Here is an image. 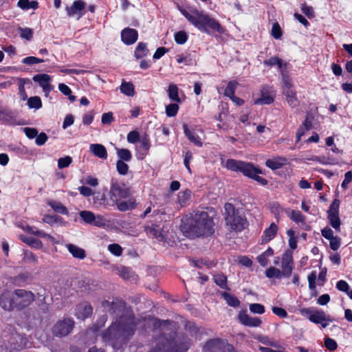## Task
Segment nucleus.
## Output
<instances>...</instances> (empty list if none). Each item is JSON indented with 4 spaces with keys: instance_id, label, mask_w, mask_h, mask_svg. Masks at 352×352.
<instances>
[{
    "instance_id": "f257e3e1",
    "label": "nucleus",
    "mask_w": 352,
    "mask_h": 352,
    "mask_svg": "<svg viewBox=\"0 0 352 352\" xmlns=\"http://www.w3.org/2000/svg\"><path fill=\"white\" fill-rule=\"evenodd\" d=\"M134 316L126 320L113 322L107 329L102 331L100 336L104 342L113 349L122 346L133 336L136 330Z\"/></svg>"
},
{
    "instance_id": "f03ea898",
    "label": "nucleus",
    "mask_w": 352,
    "mask_h": 352,
    "mask_svg": "<svg viewBox=\"0 0 352 352\" xmlns=\"http://www.w3.org/2000/svg\"><path fill=\"white\" fill-rule=\"evenodd\" d=\"M214 226L213 218L207 212L197 210L183 222L181 230L188 237H208L214 234Z\"/></svg>"
},
{
    "instance_id": "7ed1b4c3",
    "label": "nucleus",
    "mask_w": 352,
    "mask_h": 352,
    "mask_svg": "<svg viewBox=\"0 0 352 352\" xmlns=\"http://www.w3.org/2000/svg\"><path fill=\"white\" fill-rule=\"evenodd\" d=\"M179 11L186 20L201 32L212 35L214 32L221 34L225 32L220 22L204 10L192 8L190 11L185 9H179Z\"/></svg>"
},
{
    "instance_id": "20e7f679",
    "label": "nucleus",
    "mask_w": 352,
    "mask_h": 352,
    "mask_svg": "<svg viewBox=\"0 0 352 352\" xmlns=\"http://www.w3.org/2000/svg\"><path fill=\"white\" fill-rule=\"evenodd\" d=\"M35 300L31 291L16 289L13 292L5 290L0 295V306L4 311H22L28 307Z\"/></svg>"
},
{
    "instance_id": "39448f33",
    "label": "nucleus",
    "mask_w": 352,
    "mask_h": 352,
    "mask_svg": "<svg viewBox=\"0 0 352 352\" xmlns=\"http://www.w3.org/2000/svg\"><path fill=\"white\" fill-rule=\"evenodd\" d=\"M131 195V190L124 183L118 182L112 179L109 192L108 206H116L119 211L126 212L135 209L138 204L135 198H129L127 201H123L130 197Z\"/></svg>"
},
{
    "instance_id": "423d86ee",
    "label": "nucleus",
    "mask_w": 352,
    "mask_h": 352,
    "mask_svg": "<svg viewBox=\"0 0 352 352\" xmlns=\"http://www.w3.org/2000/svg\"><path fill=\"white\" fill-rule=\"evenodd\" d=\"M190 346L186 335H182L177 342L170 335L162 333L155 338V346L149 352H187Z\"/></svg>"
},
{
    "instance_id": "0eeeda50",
    "label": "nucleus",
    "mask_w": 352,
    "mask_h": 352,
    "mask_svg": "<svg viewBox=\"0 0 352 352\" xmlns=\"http://www.w3.org/2000/svg\"><path fill=\"white\" fill-rule=\"evenodd\" d=\"M225 166L227 169L236 173H241L244 176L255 180L261 186H266L268 181L259 175L262 171L258 168L255 167L252 163L246 162L234 159H228Z\"/></svg>"
},
{
    "instance_id": "6e6552de",
    "label": "nucleus",
    "mask_w": 352,
    "mask_h": 352,
    "mask_svg": "<svg viewBox=\"0 0 352 352\" xmlns=\"http://www.w3.org/2000/svg\"><path fill=\"white\" fill-rule=\"evenodd\" d=\"M224 219L226 225L231 231L242 232L248 226V222L239 209L232 204L226 203L224 206Z\"/></svg>"
},
{
    "instance_id": "1a4fd4ad",
    "label": "nucleus",
    "mask_w": 352,
    "mask_h": 352,
    "mask_svg": "<svg viewBox=\"0 0 352 352\" xmlns=\"http://www.w3.org/2000/svg\"><path fill=\"white\" fill-rule=\"evenodd\" d=\"M299 311L302 316H306L310 322L320 324L322 328H326L329 325V322H332L330 316H327L325 312L322 310L308 307L302 308Z\"/></svg>"
},
{
    "instance_id": "9d476101",
    "label": "nucleus",
    "mask_w": 352,
    "mask_h": 352,
    "mask_svg": "<svg viewBox=\"0 0 352 352\" xmlns=\"http://www.w3.org/2000/svg\"><path fill=\"white\" fill-rule=\"evenodd\" d=\"M143 228L148 237H152L159 241L166 240L164 223L162 221H150L144 225Z\"/></svg>"
},
{
    "instance_id": "9b49d317",
    "label": "nucleus",
    "mask_w": 352,
    "mask_h": 352,
    "mask_svg": "<svg viewBox=\"0 0 352 352\" xmlns=\"http://www.w3.org/2000/svg\"><path fill=\"white\" fill-rule=\"evenodd\" d=\"M75 322L70 318H64L58 320L52 328L54 336L63 338L69 335L74 327Z\"/></svg>"
},
{
    "instance_id": "f8f14e48",
    "label": "nucleus",
    "mask_w": 352,
    "mask_h": 352,
    "mask_svg": "<svg viewBox=\"0 0 352 352\" xmlns=\"http://www.w3.org/2000/svg\"><path fill=\"white\" fill-rule=\"evenodd\" d=\"M340 204V201L338 199H334L327 212L329 223L337 232H340L342 224L339 216Z\"/></svg>"
},
{
    "instance_id": "ddd939ff",
    "label": "nucleus",
    "mask_w": 352,
    "mask_h": 352,
    "mask_svg": "<svg viewBox=\"0 0 352 352\" xmlns=\"http://www.w3.org/2000/svg\"><path fill=\"white\" fill-rule=\"evenodd\" d=\"M204 352H236L232 344L224 346L221 338L208 340L203 347Z\"/></svg>"
},
{
    "instance_id": "4468645a",
    "label": "nucleus",
    "mask_w": 352,
    "mask_h": 352,
    "mask_svg": "<svg viewBox=\"0 0 352 352\" xmlns=\"http://www.w3.org/2000/svg\"><path fill=\"white\" fill-rule=\"evenodd\" d=\"M281 267L283 276L289 278L294 269L293 253L291 250H287L283 254Z\"/></svg>"
},
{
    "instance_id": "2eb2a0df",
    "label": "nucleus",
    "mask_w": 352,
    "mask_h": 352,
    "mask_svg": "<svg viewBox=\"0 0 352 352\" xmlns=\"http://www.w3.org/2000/svg\"><path fill=\"white\" fill-rule=\"evenodd\" d=\"M5 339L14 352L22 350L25 346V338L18 333H12L5 336Z\"/></svg>"
},
{
    "instance_id": "dca6fc26",
    "label": "nucleus",
    "mask_w": 352,
    "mask_h": 352,
    "mask_svg": "<svg viewBox=\"0 0 352 352\" xmlns=\"http://www.w3.org/2000/svg\"><path fill=\"white\" fill-rule=\"evenodd\" d=\"M102 307L111 314H118L124 308L125 302L122 299L114 298L112 301L103 300Z\"/></svg>"
},
{
    "instance_id": "f3484780",
    "label": "nucleus",
    "mask_w": 352,
    "mask_h": 352,
    "mask_svg": "<svg viewBox=\"0 0 352 352\" xmlns=\"http://www.w3.org/2000/svg\"><path fill=\"white\" fill-rule=\"evenodd\" d=\"M321 234L324 239L329 240V246L332 250L336 251L340 248L342 239L338 236H334L333 231L329 227L326 226L322 229Z\"/></svg>"
},
{
    "instance_id": "a211bd4d",
    "label": "nucleus",
    "mask_w": 352,
    "mask_h": 352,
    "mask_svg": "<svg viewBox=\"0 0 352 352\" xmlns=\"http://www.w3.org/2000/svg\"><path fill=\"white\" fill-rule=\"evenodd\" d=\"M93 307L89 302L85 301L78 304L75 308V316L78 320H84L91 316Z\"/></svg>"
},
{
    "instance_id": "6ab92c4d",
    "label": "nucleus",
    "mask_w": 352,
    "mask_h": 352,
    "mask_svg": "<svg viewBox=\"0 0 352 352\" xmlns=\"http://www.w3.org/2000/svg\"><path fill=\"white\" fill-rule=\"evenodd\" d=\"M121 41L126 45L134 44L138 39V32L135 29L125 28L121 31Z\"/></svg>"
},
{
    "instance_id": "aec40b11",
    "label": "nucleus",
    "mask_w": 352,
    "mask_h": 352,
    "mask_svg": "<svg viewBox=\"0 0 352 352\" xmlns=\"http://www.w3.org/2000/svg\"><path fill=\"white\" fill-rule=\"evenodd\" d=\"M86 3L82 0H76L71 6H66L65 10L68 16H73L78 14V19L81 18L85 13L84 11Z\"/></svg>"
},
{
    "instance_id": "412c9836",
    "label": "nucleus",
    "mask_w": 352,
    "mask_h": 352,
    "mask_svg": "<svg viewBox=\"0 0 352 352\" xmlns=\"http://www.w3.org/2000/svg\"><path fill=\"white\" fill-rule=\"evenodd\" d=\"M238 318L242 324L250 327H257L262 323L260 318L251 317L245 311H241L238 316Z\"/></svg>"
},
{
    "instance_id": "4be33fe9",
    "label": "nucleus",
    "mask_w": 352,
    "mask_h": 352,
    "mask_svg": "<svg viewBox=\"0 0 352 352\" xmlns=\"http://www.w3.org/2000/svg\"><path fill=\"white\" fill-rule=\"evenodd\" d=\"M33 80L38 83L44 92L49 93L53 89V86L50 84L52 78L47 74H36L34 76Z\"/></svg>"
},
{
    "instance_id": "5701e85b",
    "label": "nucleus",
    "mask_w": 352,
    "mask_h": 352,
    "mask_svg": "<svg viewBox=\"0 0 352 352\" xmlns=\"http://www.w3.org/2000/svg\"><path fill=\"white\" fill-rule=\"evenodd\" d=\"M274 102V96L270 94V87L263 86L261 89L260 98L254 100V104H271Z\"/></svg>"
},
{
    "instance_id": "b1692460",
    "label": "nucleus",
    "mask_w": 352,
    "mask_h": 352,
    "mask_svg": "<svg viewBox=\"0 0 352 352\" xmlns=\"http://www.w3.org/2000/svg\"><path fill=\"white\" fill-rule=\"evenodd\" d=\"M278 226L272 223L270 226L265 229L261 236V244H266L274 239L278 233Z\"/></svg>"
},
{
    "instance_id": "393cba45",
    "label": "nucleus",
    "mask_w": 352,
    "mask_h": 352,
    "mask_svg": "<svg viewBox=\"0 0 352 352\" xmlns=\"http://www.w3.org/2000/svg\"><path fill=\"white\" fill-rule=\"evenodd\" d=\"M287 163V159L284 157H276L268 159L265 162V166L274 170L282 168Z\"/></svg>"
},
{
    "instance_id": "a878e982",
    "label": "nucleus",
    "mask_w": 352,
    "mask_h": 352,
    "mask_svg": "<svg viewBox=\"0 0 352 352\" xmlns=\"http://www.w3.org/2000/svg\"><path fill=\"white\" fill-rule=\"evenodd\" d=\"M182 126L184 129V133L185 134L186 137L195 146L199 147L202 146L203 143L201 141L199 135L196 134L194 131H190L186 123H184Z\"/></svg>"
},
{
    "instance_id": "bb28decb",
    "label": "nucleus",
    "mask_w": 352,
    "mask_h": 352,
    "mask_svg": "<svg viewBox=\"0 0 352 352\" xmlns=\"http://www.w3.org/2000/svg\"><path fill=\"white\" fill-rule=\"evenodd\" d=\"M90 151L96 157L106 160L108 157L105 146L100 144H92L89 146Z\"/></svg>"
},
{
    "instance_id": "cd10ccee",
    "label": "nucleus",
    "mask_w": 352,
    "mask_h": 352,
    "mask_svg": "<svg viewBox=\"0 0 352 352\" xmlns=\"http://www.w3.org/2000/svg\"><path fill=\"white\" fill-rule=\"evenodd\" d=\"M283 94L285 96L286 100L292 108L297 107L299 105L296 92L294 90L292 89H289V90H283Z\"/></svg>"
},
{
    "instance_id": "c85d7f7f",
    "label": "nucleus",
    "mask_w": 352,
    "mask_h": 352,
    "mask_svg": "<svg viewBox=\"0 0 352 352\" xmlns=\"http://www.w3.org/2000/svg\"><path fill=\"white\" fill-rule=\"evenodd\" d=\"M169 99L174 102L181 103L182 100L179 96V88L177 85L170 83L167 89Z\"/></svg>"
},
{
    "instance_id": "c756f323",
    "label": "nucleus",
    "mask_w": 352,
    "mask_h": 352,
    "mask_svg": "<svg viewBox=\"0 0 352 352\" xmlns=\"http://www.w3.org/2000/svg\"><path fill=\"white\" fill-rule=\"evenodd\" d=\"M285 209L283 208L278 202L274 201L270 204V210L272 214H274L276 222L278 223L280 217L283 212H285Z\"/></svg>"
},
{
    "instance_id": "7c9ffc66",
    "label": "nucleus",
    "mask_w": 352,
    "mask_h": 352,
    "mask_svg": "<svg viewBox=\"0 0 352 352\" xmlns=\"http://www.w3.org/2000/svg\"><path fill=\"white\" fill-rule=\"evenodd\" d=\"M149 53L147 44L144 42H140L134 51V56L137 59H142L146 57Z\"/></svg>"
},
{
    "instance_id": "2f4dec72",
    "label": "nucleus",
    "mask_w": 352,
    "mask_h": 352,
    "mask_svg": "<svg viewBox=\"0 0 352 352\" xmlns=\"http://www.w3.org/2000/svg\"><path fill=\"white\" fill-rule=\"evenodd\" d=\"M67 248L73 257L78 259H84L86 257L85 251L82 248L72 243L67 245Z\"/></svg>"
},
{
    "instance_id": "473e14b6",
    "label": "nucleus",
    "mask_w": 352,
    "mask_h": 352,
    "mask_svg": "<svg viewBox=\"0 0 352 352\" xmlns=\"http://www.w3.org/2000/svg\"><path fill=\"white\" fill-rule=\"evenodd\" d=\"M285 213L296 223H305V217L299 210H290L287 208L285 209Z\"/></svg>"
},
{
    "instance_id": "72a5a7b5",
    "label": "nucleus",
    "mask_w": 352,
    "mask_h": 352,
    "mask_svg": "<svg viewBox=\"0 0 352 352\" xmlns=\"http://www.w3.org/2000/svg\"><path fill=\"white\" fill-rule=\"evenodd\" d=\"M213 280L217 285L223 289L230 290L228 286V278L227 276L222 272L214 274L213 276Z\"/></svg>"
},
{
    "instance_id": "f704fd0d",
    "label": "nucleus",
    "mask_w": 352,
    "mask_h": 352,
    "mask_svg": "<svg viewBox=\"0 0 352 352\" xmlns=\"http://www.w3.org/2000/svg\"><path fill=\"white\" fill-rule=\"evenodd\" d=\"M47 205L50 206L56 212L65 215H67L69 213L67 208L60 202L51 200L47 202Z\"/></svg>"
},
{
    "instance_id": "c9c22d12",
    "label": "nucleus",
    "mask_w": 352,
    "mask_h": 352,
    "mask_svg": "<svg viewBox=\"0 0 352 352\" xmlns=\"http://www.w3.org/2000/svg\"><path fill=\"white\" fill-rule=\"evenodd\" d=\"M93 196L94 204H98L99 206H103L105 208L110 206L107 205V204H109V198L106 197V195L104 192H94Z\"/></svg>"
},
{
    "instance_id": "e433bc0d",
    "label": "nucleus",
    "mask_w": 352,
    "mask_h": 352,
    "mask_svg": "<svg viewBox=\"0 0 352 352\" xmlns=\"http://www.w3.org/2000/svg\"><path fill=\"white\" fill-rule=\"evenodd\" d=\"M222 297L226 301L228 305L237 307L240 305V300L234 295L230 294L226 292H223L221 294Z\"/></svg>"
},
{
    "instance_id": "4c0bfd02",
    "label": "nucleus",
    "mask_w": 352,
    "mask_h": 352,
    "mask_svg": "<svg viewBox=\"0 0 352 352\" xmlns=\"http://www.w3.org/2000/svg\"><path fill=\"white\" fill-rule=\"evenodd\" d=\"M28 231L29 233L34 234L35 236L46 239L47 240H50L52 242L54 241V236H52V235H50L49 234L45 233V232H43L42 230H38L36 227H30Z\"/></svg>"
},
{
    "instance_id": "58836bf2",
    "label": "nucleus",
    "mask_w": 352,
    "mask_h": 352,
    "mask_svg": "<svg viewBox=\"0 0 352 352\" xmlns=\"http://www.w3.org/2000/svg\"><path fill=\"white\" fill-rule=\"evenodd\" d=\"M237 85L238 83L235 80L229 81L224 89V95L230 99L234 97Z\"/></svg>"
},
{
    "instance_id": "ea45409f",
    "label": "nucleus",
    "mask_w": 352,
    "mask_h": 352,
    "mask_svg": "<svg viewBox=\"0 0 352 352\" xmlns=\"http://www.w3.org/2000/svg\"><path fill=\"white\" fill-rule=\"evenodd\" d=\"M120 91L127 96H133L135 94L134 86L130 82H123L120 85Z\"/></svg>"
},
{
    "instance_id": "a19ab883",
    "label": "nucleus",
    "mask_w": 352,
    "mask_h": 352,
    "mask_svg": "<svg viewBox=\"0 0 352 352\" xmlns=\"http://www.w3.org/2000/svg\"><path fill=\"white\" fill-rule=\"evenodd\" d=\"M80 218L87 224L91 225L96 220V215L94 212L89 210H82L79 213Z\"/></svg>"
},
{
    "instance_id": "79ce46f5",
    "label": "nucleus",
    "mask_w": 352,
    "mask_h": 352,
    "mask_svg": "<svg viewBox=\"0 0 352 352\" xmlns=\"http://www.w3.org/2000/svg\"><path fill=\"white\" fill-rule=\"evenodd\" d=\"M190 197L191 191L189 189L181 191L178 194V202L182 206H186Z\"/></svg>"
},
{
    "instance_id": "37998d69",
    "label": "nucleus",
    "mask_w": 352,
    "mask_h": 352,
    "mask_svg": "<svg viewBox=\"0 0 352 352\" xmlns=\"http://www.w3.org/2000/svg\"><path fill=\"white\" fill-rule=\"evenodd\" d=\"M117 155L119 157L118 160L123 162H130L132 160L131 152L127 148H118Z\"/></svg>"
},
{
    "instance_id": "c03bdc74",
    "label": "nucleus",
    "mask_w": 352,
    "mask_h": 352,
    "mask_svg": "<svg viewBox=\"0 0 352 352\" xmlns=\"http://www.w3.org/2000/svg\"><path fill=\"white\" fill-rule=\"evenodd\" d=\"M179 109L178 103L173 102L166 107L165 112L168 117H174L177 114Z\"/></svg>"
},
{
    "instance_id": "a18cd8bd",
    "label": "nucleus",
    "mask_w": 352,
    "mask_h": 352,
    "mask_svg": "<svg viewBox=\"0 0 352 352\" xmlns=\"http://www.w3.org/2000/svg\"><path fill=\"white\" fill-rule=\"evenodd\" d=\"M30 109H38L42 107V101L39 96L30 97L27 103Z\"/></svg>"
},
{
    "instance_id": "49530a36",
    "label": "nucleus",
    "mask_w": 352,
    "mask_h": 352,
    "mask_svg": "<svg viewBox=\"0 0 352 352\" xmlns=\"http://www.w3.org/2000/svg\"><path fill=\"white\" fill-rule=\"evenodd\" d=\"M265 275L269 278H280L283 276L281 271L275 267H270L266 270Z\"/></svg>"
},
{
    "instance_id": "de8ad7c7",
    "label": "nucleus",
    "mask_w": 352,
    "mask_h": 352,
    "mask_svg": "<svg viewBox=\"0 0 352 352\" xmlns=\"http://www.w3.org/2000/svg\"><path fill=\"white\" fill-rule=\"evenodd\" d=\"M324 345L327 349H328L330 352H333L338 349V343L337 342L329 337H326L324 340Z\"/></svg>"
},
{
    "instance_id": "09e8293b",
    "label": "nucleus",
    "mask_w": 352,
    "mask_h": 352,
    "mask_svg": "<svg viewBox=\"0 0 352 352\" xmlns=\"http://www.w3.org/2000/svg\"><path fill=\"white\" fill-rule=\"evenodd\" d=\"M23 242L31 247L40 250L43 248V243L41 240L32 237H28L23 240Z\"/></svg>"
},
{
    "instance_id": "8fccbe9b",
    "label": "nucleus",
    "mask_w": 352,
    "mask_h": 352,
    "mask_svg": "<svg viewBox=\"0 0 352 352\" xmlns=\"http://www.w3.org/2000/svg\"><path fill=\"white\" fill-rule=\"evenodd\" d=\"M175 41L176 43L179 45H183L184 44L188 38V36L187 33L185 31H179L175 34Z\"/></svg>"
},
{
    "instance_id": "3c124183",
    "label": "nucleus",
    "mask_w": 352,
    "mask_h": 352,
    "mask_svg": "<svg viewBox=\"0 0 352 352\" xmlns=\"http://www.w3.org/2000/svg\"><path fill=\"white\" fill-rule=\"evenodd\" d=\"M18 32L20 34V36L23 38H25L28 41H30L33 37V30L29 28H19Z\"/></svg>"
},
{
    "instance_id": "603ef678",
    "label": "nucleus",
    "mask_w": 352,
    "mask_h": 352,
    "mask_svg": "<svg viewBox=\"0 0 352 352\" xmlns=\"http://www.w3.org/2000/svg\"><path fill=\"white\" fill-rule=\"evenodd\" d=\"M116 170L121 175H126L129 171V166L122 160L116 162Z\"/></svg>"
},
{
    "instance_id": "864d4df0",
    "label": "nucleus",
    "mask_w": 352,
    "mask_h": 352,
    "mask_svg": "<svg viewBox=\"0 0 352 352\" xmlns=\"http://www.w3.org/2000/svg\"><path fill=\"white\" fill-rule=\"evenodd\" d=\"M271 34L275 39H279L281 38L283 35V31L278 22L273 23Z\"/></svg>"
},
{
    "instance_id": "5fc2aeb1",
    "label": "nucleus",
    "mask_w": 352,
    "mask_h": 352,
    "mask_svg": "<svg viewBox=\"0 0 352 352\" xmlns=\"http://www.w3.org/2000/svg\"><path fill=\"white\" fill-rule=\"evenodd\" d=\"M281 76H282L283 86H284L283 90H289V89H292V79L288 76L287 72L282 71Z\"/></svg>"
},
{
    "instance_id": "6e6d98bb",
    "label": "nucleus",
    "mask_w": 352,
    "mask_h": 352,
    "mask_svg": "<svg viewBox=\"0 0 352 352\" xmlns=\"http://www.w3.org/2000/svg\"><path fill=\"white\" fill-rule=\"evenodd\" d=\"M72 162V158L70 156H65L60 157L58 160V167L59 169H63L68 167Z\"/></svg>"
},
{
    "instance_id": "4d7b16f0",
    "label": "nucleus",
    "mask_w": 352,
    "mask_h": 352,
    "mask_svg": "<svg viewBox=\"0 0 352 352\" xmlns=\"http://www.w3.org/2000/svg\"><path fill=\"white\" fill-rule=\"evenodd\" d=\"M250 310L252 313L263 314L265 311V307L259 303H253L250 305Z\"/></svg>"
},
{
    "instance_id": "13d9d810",
    "label": "nucleus",
    "mask_w": 352,
    "mask_h": 352,
    "mask_svg": "<svg viewBox=\"0 0 352 352\" xmlns=\"http://www.w3.org/2000/svg\"><path fill=\"white\" fill-rule=\"evenodd\" d=\"M107 318L108 317L107 314L100 316L94 324V330L98 331L100 328L103 327L107 320Z\"/></svg>"
},
{
    "instance_id": "bf43d9fd",
    "label": "nucleus",
    "mask_w": 352,
    "mask_h": 352,
    "mask_svg": "<svg viewBox=\"0 0 352 352\" xmlns=\"http://www.w3.org/2000/svg\"><path fill=\"white\" fill-rule=\"evenodd\" d=\"M21 62L23 64L32 65L34 64L42 63L44 62V60L35 56H28L24 58Z\"/></svg>"
},
{
    "instance_id": "052dcab7",
    "label": "nucleus",
    "mask_w": 352,
    "mask_h": 352,
    "mask_svg": "<svg viewBox=\"0 0 352 352\" xmlns=\"http://www.w3.org/2000/svg\"><path fill=\"white\" fill-rule=\"evenodd\" d=\"M140 133L137 131H131L127 134V141L131 144H135L140 140Z\"/></svg>"
},
{
    "instance_id": "680f3d73",
    "label": "nucleus",
    "mask_w": 352,
    "mask_h": 352,
    "mask_svg": "<svg viewBox=\"0 0 352 352\" xmlns=\"http://www.w3.org/2000/svg\"><path fill=\"white\" fill-rule=\"evenodd\" d=\"M257 340L263 344L276 347V343L267 336H258Z\"/></svg>"
},
{
    "instance_id": "e2e57ef3",
    "label": "nucleus",
    "mask_w": 352,
    "mask_h": 352,
    "mask_svg": "<svg viewBox=\"0 0 352 352\" xmlns=\"http://www.w3.org/2000/svg\"><path fill=\"white\" fill-rule=\"evenodd\" d=\"M108 250L110 251L111 253L117 256H120L122 253V247L117 243H112L109 245Z\"/></svg>"
},
{
    "instance_id": "0e129e2a",
    "label": "nucleus",
    "mask_w": 352,
    "mask_h": 352,
    "mask_svg": "<svg viewBox=\"0 0 352 352\" xmlns=\"http://www.w3.org/2000/svg\"><path fill=\"white\" fill-rule=\"evenodd\" d=\"M301 10L309 19H311L314 16L313 8L307 6L305 3L302 4Z\"/></svg>"
},
{
    "instance_id": "69168bd1",
    "label": "nucleus",
    "mask_w": 352,
    "mask_h": 352,
    "mask_svg": "<svg viewBox=\"0 0 352 352\" xmlns=\"http://www.w3.org/2000/svg\"><path fill=\"white\" fill-rule=\"evenodd\" d=\"M272 311L273 314H274L275 315H276L277 316H278L281 318H285L288 316V314H287V311L282 307H273L272 309Z\"/></svg>"
},
{
    "instance_id": "338daca9",
    "label": "nucleus",
    "mask_w": 352,
    "mask_h": 352,
    "mask_svg": "<svg viewBox=\"0 0 352 352\" xmlns=\"http://www.w3.org/2000/svg\"><path fill=\"white\" fill-rule=\"evenodd\" d=\"M352 182V171H347L344 174V179L341 184V187L346 190L348 188L349 184Z\"/></svg>"
},
{
    "instance_id": "774afa93",
    "label": "nucleus",
    "mask_w": 352,
    "mask_h": 352,
    "mask_svg": "<svg viewBox=\"0 0 352 352\" xmlns=\"http://www.w3.org/2000/svg\"><path fill=\"white\" fill-rule=\"evenodd\" d=\"M151 147L150 139L147 135L143 136L140 140V148L148 152Z\"/></svg>"
}]
</instances>
